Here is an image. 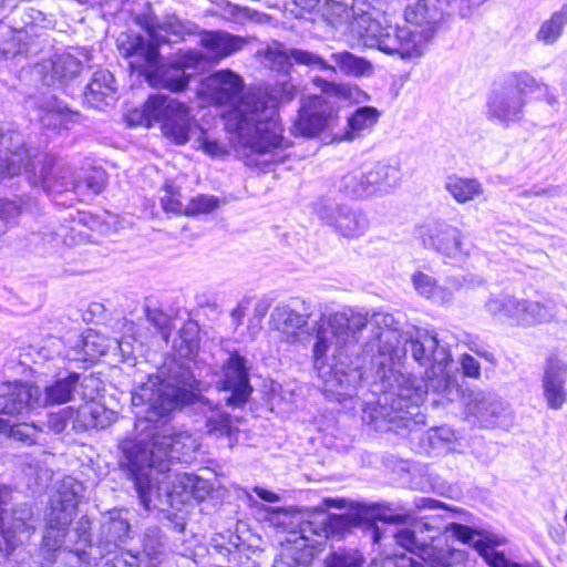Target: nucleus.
<instances>
[{
    "label": "nucleus",
    "mask_w": 567,
    "mask_h": 567,
    "mask_svg": "<svg viewBox=\"0 0 567 567\" xmlns=\"http://www.w3.org/2000/svg\"><path fill=\"white\" fill-rule=\"evenodd\" d=\"M16 14H19L21 25L19 30L40 31L45 28V14L32 7L18 8ZM18 30V28H16Z\"/></svg>",
    "instance_id": "49530a36"
},
{
    "label": "nucleus",
    "mask_w": 567,
    "mask_h": 567,
    "mask_svg": "<svg viewBox=\"0 0 567 567\" xmlns=\"http://www.w3.org/2000/svg\"><path fill=\"white\" fill-rule=\"evenodd\" d=\"M145 315L147 321L159 332L163 340L168 342L171 337V318L163 310L158 308L145 307Z\"/></svg>",
    "instance_id": "de8ad7c7"
},
{
    "label": "nucleus",
    "mask_w": 567,
    "mask_h": 567,
    "mask_svg": "<svg viewBox=\"0 0 567 567\" xmlns=\"http://www.w3.org/2000/svg\"><path fill=\"white\" fill-rule=\"evenodd\" d=\"M150 38L152 45L155 47L153 51H159L158 49L163 45L172 44V41L167 37V34H163L161 30H143Z\"/></svg>",
    "instance_id": "69168bd1"
},
{
    "label": "nucleus",
    "mask_w": 567,
    "mask_h": 567,
    "mask_svg": "<svg viewBox=\"0 0 567 567\" xmlns=\"http://www.w3.org/2000/svg\"><path fill=\"white\" fill-rule=\"evenodd\" d=\"M116 93L117 82L113 73L106 69H100L92 74L81 95L86 106L102 110L116 100Z\"/></svg>",
    "instance_id": "cd10ccee"
},
{
    "label": "nucleus",
    "mask_w": 567,
    "mask_h": 567,
    "mask_svg": "<svg viewBox=\"0 0 567 567\" xmlns=\"http://www.w3.org/2000/svg\"><path fill=\"white\" fill-rule=\"evenodd\" d=\"M131 526L127 520L124 519H112L109 532L112 536L121 542L128 537Z\"/></svg>",
    "instance_id": "e2e57ef3"
},
{
    "label": "nucleus",
    "mask_w": 567,
    "mask_h": 567,
    "mask_svg": "<svg viewBox=\"0 0 567 567\" xmlns=\"http://www.w3.org/2000/svg\"><path fill=\"white\" fill-rule=\"evenodd\" d=\"M290 55L298 64L313 65L322 62V59L319 55L301 49L291 50Z\"/></svg>",
    "instance_id": "680f3d73"
},
{
    "label": "nucleus",
    "mask_w": 567,
    "mask_h": 567,
    "mask_svg": "<svg viewBox=\"0 0 567 567\" xmlns=\"http://www.w3.org/2000/svg\"><path fill=\"white\" fill-rule=\"evenodd\" d=\"M421 530L432 534L427 536L430 542L420 540L415 530L401 528L394 534L395 543L406 551L415 555L422 561L414 558H403L401 567H451L442 556L443 548L440 547V534L443 529L450 537L475 549L488 567H532L511 560L504 551L497 547L506 543V538L484 529H478L461 523H449L441 528L432 526L431 523L420 524Z\"/></svg>",
    "instance_id": "20e7f679"
},
{
    "label": "nucleus",
    "mask_w": 567,
    "mask_h": 567,
    "mask_svg": "<svg viewBox=\"0 0 567 567\" xmlns=\"http://www.w3.org/2000/svg\"><path fill=\"white\" fill-rule=\"evenodd\" d=\"M561 22L550 17L542 25L537 33L539 41L546 44L554 43L561 34Z\"/></svg>",
    "instance_id": "5fc2aeb1"
},
{
    "label": "nucleus",
    "mask_w": 567,
    "mask_h": 567,
    "mask_svg": "<svg viewBox=\"0 0 567 567\" xmlns=\"http://www.w3.org/2000/svg\"><path fill=\"white\" fill-rule=\"evenodd\" d=\"M567 379V363H565L557 355H551L547 359L544 378L543 389L545 398L566 395L564 389L565 380Z\"/></svg>",
    "instance_id": "2f4dec72"
},
{
    "label": "nucleus",
    "mask_w": 567,
    "mask_h": 567,
    "mask_svg": "<svg viewBox=\"0 0 567 567\" xmlns=\"http://www.w3.org/2000/svg\"><path fill=\"white\" fill-rule=\"evenodd\" d=\"M197 141L199 143V148L213 158L228 155L225 144L217 138L209 137L206 133H203Z\"/></svg>",
    "instance_id": "603ef678"
},
{
    "label": "nucleus",
    "mask_w": 567,
    "mask_h": 567,
    "mask_svg": "<svg viewBox=\"0 0 567 567\" xmlns=\"http://www.w3.org/2000/svg\"><path fill=\"white\" fill-rule=\"evenodd\" d=\"M456 440L453 429L446 425L436 426L422 433L419 437L420 450L427 455L440 454L450 450V445Z\"/></svg>",
    "instance_id": "72a5a7b5"
},
{
    "label": "nucleus",
    "mask_w": 567,
    "mask_h": 567,
    "mask_svg": "<svg viewBox=\"0 0 567 567\" xmlns=\"http://www.w3.org/2000/svg\"><path fill=\"white\" fill-rule=\"evenodd\" d=\"M340 190L347 196L360 198L371 194L370 186H365V177L362 166L346 174L340 184Z\"/></svg>",
    "instance_id": "79ce46f5"
},
{
    "label": "nucleus",
    "mask_w": 567,
    "mask_h": 567,
    "mask_svg": "<svg viewBox=\"0 0 567 567\" xmlns=\"http://www.w3.org/2000/svg\"><path fill=\"white\" fill-rule=\"evenodd\" d=\"M445 189L458 203L472 200L482 193V186L475 178L451 176L445 183Z\"/></svg>",
    "instance_id": "58836bf2"
},
{
    "label": "nucleus",
    "mask_w": 567,
    "mask_h": 567,
    "mask_svg": "<svg viewBox=\"0 0 567 567\" xmlns=\"http://www.w3.org/2000/svg\"><path fill=\"white\" fill-rule=\"evenodd\" d=\"M313 313V305L302 298H291L288 303L277 305L270 320L274 328L287 334L289 342H296L300 338V330L306 328Z\"/></svg>",
    "instance_id": "aec40b11"
},
{
    "label": "nucleus",
    "mask_w": 567,
    "mask_h": 567,
    "mask_svg": "<svg viewBox=\"0 0 567 567\" xmlns=\"http://www.w3.org/2000/svg\"><path fill=\"white\" fill-rule=\"evenodd\" d=\"M231 37L227 32L205 31L200 43L212 54L210 56L196 49H179L171 55V59L182 72L204 70L207 65L217 64L233 53L228 41Z\"/></svg>",
    "instance_id": "f3484780"
},
{
    "label": "nucleus",
    "mask_w": 567,
    "mask_h": 567,
    "mask_svg": "<svg viewBox=\"0 0 567 567\" xmlns=\"http://www.w3.org/2000/svg\"><path fill=\"white\" fill-rule=\"evenodd\" d=\"M32 105L39 111L38 121L41 125L51 130H68L79 115L53 94L33 97Z\"/></svg>",
    "instance_id": "bb28decb"
},
{
    "label": "nucleus",
    "mask_w": 567,
    "mask_h": 567,
    "mask_svg": "<svg viewBox=\"0 0 567 567\" xmlns=\"http://www.w3.org/2000/svg\"><path fill=\"white\" fill-rule=\"evenodd\" d=\"M60 235L49 230V229H45V230H38V231H32L28 238L29 243L32 244V245H40L42 244L43 246L45 245H51L53 246V243L58 241Z\"/></svg>",
    "instance_id": "052dcab7"
},
{
    "label": "nucleus",
    "mask_w": 567,
    "mask_h": 567,
    "mask_svg": "<svg viewBox=\"0 0 567 567\" xmlns=\"http://www.w3.org/2000/svg\"><path fill=\"white\" fill-rule=\"evenodd\" d=\"M460 368L463 377L478 379L481 377V363L472 354L464 353L460 358Z\"/></svg>",
    "instance_id": "4d7b16f0"
},
{
    "label": "nucleus",
    "mask_w": 567,
    "mask_h": 567,
    "mask_svg": "<svg viewBox=\"0 0 567 567\" xmlns=\"http://www.w3.org/2000/svg\"><path fill=\"white\" fill-rule=\"evenodd\" d=\"M33 512L28 503H17L0 522V528H7L18 536L19 533L29 532L33 528L31 522Z\"/></svg>",
    "instance_id": "e433bc0d"
},
{
    "label": "nucleus",
    "mask_w": 567,
    "mask_h": 567,
    "mask_svg": "<svg viewBox=\"0 0 567 567\" xmlns=\"http://www.w3.org/2000/svg\"><path fill=\"white\" fill-rule=\"evenodd\" d=\"M165 547V536L158 526H151L145 529L143 536L144 553L151 559H157L163 554Z\"/></svg>",
    "instance_id": "a18cd8bd"
},
{
    "label": "nucleus",
    "mask_w": 567,
    "mask_h": 567,
    "mask_svg": "<svg viewBox=\"0 0 567 567\" xmlns=\"http://www.w3.org/2000/svg\"><path fill=\"white\" fill-rule=\"evenodd\" d=\"M135 22L142 30H161L166 34L176 37L175 42L184 41L186 35H196L199 32V27L196 23L182 20L175 13H166L159 18L150 4L146 12L135 18Z\"/></svg>",
    "instance_id": "a878e982"
},
{
    "label": "nucleus",
    "mask_w": 567,
    "mask_h": 567,
    "mask_svg": "<svg viewBox=\"0 0 567 567\" xmlns=\"http://www.w3.org/2000/svg\"><path fill=\"white\" fill-rule=\"evenodd\" d=\"M148 434H132L118 441V466L133 483L140 504L150 509L153 495L162 504L185 506L192 499L203 501L213 489L212 484L198 475L184 473L172 480V465L182 458L181 435H162L151 440Z\"/></svg>",
    "instance_id": "f03ea898"
},
{
    "label": "nucleus",
    "mask_w": 567,
    "mask_h": 567,
    "mask_svg": "<svg viewBox=\"0 0 567 567\" xmlns=\"http://www.w3.org/2000/svg\"><path fill=\"white\" fill-rule=\"evenodd\" d=\"M313 212L322 224L344 238H359L369 229V219L362 210L330 197L319 198L313 205Z\"/></svg>",
    "instance_id": "2eb2a0df"
},
{
    "label": "nucleus",
    "mask_w": 567,
    "mask_h": 567,
    "mask_svg": "<svg viewBox=\"0 0 567 567\" xmlns=\"http://www.w3.org/2000/svg\"><path fill=\"white\" fill-rule=\"evenodd\" d=\"M12 48L8 49L13 55L25 58L37 56L50 47L49 34L43 31L11 30Z\"/></svg>",
    "instance_id": "c85d7f7f"
},
{
    "label": "nucleus",
    "mask_w": 567,
    "mask_h": 567,
    "mask_svg": "<svg viewBox=\"0 0 567 567\" xmlns=\"http://www.w3.org/2000/svg\"><path fill=\"white\" fill-rule=\"evenodd\" d=\"M220 206L219 197L209 194H198L192 197L185 207L184 216L196 217L203 214H210Z\"/></svg>",
    "instance_id": "c03bdc74"
},
{
    "label": "nucleus",
    "mask_w": 567,
    "mask_h": 567,
    "mask_svg": "<svg viewBox=\"0 0 567 567\" xmlns=\"http://www.w3.org/2000/svg\"><path fill=\"white\" fill-rule=\"evenodd\" d=\"M14 504L13 489L11 486L0 484V522L3 520V517L9 513Z\"/></svg>",
    "instance_id": "bf43d9fd"
},
{
    "label": "nucleus",
    "mask_w": 567,
    "mask_h": 567,
    "mask_svg": "<svg viewBox=\"0 0 567 567\" xmlns=\"http://www.w3.org/2000/svg\"><path fill=\"white\" fill-rule=\"evenodd\" d=\"M248 545L237 534L227 530L215 534L207 544V554L217 567H236L247 555Z\"/></svg>",
    "instance_id": "b1692460"
},
{
    "label": "nucleus",
    "mask_w": 567,
    "mask_h": 567,
    "mask_svg": "<svg viewBox=\"0 0 567 567\" xmlns=\"http://www.w3.org/2000/svg\"><path fill=\"white\" fill-rule=\"evenodd\" d=\"M486 0H417L406 7L405 21L420 28L417 34L421 42H429L441 28L445 19L452 14L470 18L474 10Z\"/></svg>",
    "instance_id": "9b49d317"
},
{
    "label": "nucleus",
    "mask_w": 567,
    "mask_h": 567,
    "mask_svg": "<svg viewBox=\"0 0 567 567\" xmlns=\"http://www.w3.org/2000/svg\"><path fill=\"white\" fill-rule=\"evenodd\" d=\"M380 117L377 107L364 105L357 107L348 117L347 127L343 132V140H354L361 131L373 126Z\"/></svg>",
    "instance_id": "c9c22d12"
},
{
    "label": "nucleus",
    "mask_w": 567,
    "mask_h": 567,
    "mask_svg": "<svg viewBox=\"0 0 567 567\" xmlns=\"http://www.w3.org/2000/svg\"><path fill=\"white\" fill-rule=\"evenodd\" d=\"M107 351L105 339L93 330L81 334L75 347L66 354L70 361L94 363Z\"/></svg>",
    "instance_id": "c756f323"
},
{
    "label": "nucleus",
    "mask_w": 567,
    "mask_h": 567,
    "mask_svg": "<svg viewBox=\"0 0 567 567\" xmlns=\"http://www.w3.org/2000/svg\"><path fill=\"white\" fill-rule=\"evenodd\" d=\"M419 236L425 248L452 260H458L468 254L462 240V231L446 220L436 219L422 225Z\"/></svg>",
    "instance_id": "a211bd4d"
},
{
    "label": "nucleus",
    "mask_w": 567,
    "mask_h": 567,
    "mask_svg": "<svg viewBox=\"0 0 567 567\" xmlns=\"http://www.w3.org/2000/svg\"><path fill=\"white\" fill-rule=\"evenodd\" d=\"M308 533L316 534L313 529V524L311 522H302L299 525V537H296L293 539L287 538L289 543H295L296 547L307 548L311 547L313 548V542L308 536Z\"/></svg>",
    "instance_id": "13d9d810"
},
{
    "label": "nucleus",
    "mask_w": 567,
    "mask_h": 567,
    "mask_svg": "<svg viewBox=\"0 0 567 567\" xmlns=\"http://www.w3.org/2000/svg\"><path fill=\"white\" fill-rule=\"evenodd\" d=\"M79 411L73 406H64L56 412L47 414V420L43 422L32 423V429L39 432H48L53 434H61L65 431L69 423L74 420Z\"/></svg>",
    "instance_id": "4c0bfd02"
},
{
    "label": "nucleus",
    "mask_w": 567,
    "mask_h": 567,
    "mask_svg": "<svg viewBox=\"0 0 567 567\" xmlns=\"http://www.w3.org/2000/svg\"><path fill=\"white\" fill-rule=\"evenodd\" d=\"M83 485L74 478L68 477L51 499V506L45 513V527L42 536L43 549L54 553L62 548L80 499Z\"/></svg>",
    "instance_id": "1a4fd4ad"
},
{
    "label": "nucleus",
    "mask_w": 567,
    "mask_h": 567,
    "mask_svg": "<svg viewBox=\"0 0 567 567\" xmlns=\"http://www.w3.org/2000/svg\"><path fill=\"white\" fill-rule=\"evenodd\" d=\"M364 556L358 549L339 548L332 550L324 559V567H362Z\"/></svg>",
    "instance_id": "37998d69"
},
{
    "label": "nucleus",
    "mask_w": 567,
    "mask_h": 567,
    "mask_svg": "<svg viewBox=\"0 0 567 567\" xmlns=\"http://www.w3.org/2000/svg\"><path fill=\"white\" fill-rule=\"evenodd\" d=\"M21 543L18 536L7 528H0V560L9 558Z\"/></svg>",
    "instance_id": "6e6d98bb"
},
{
    "label": "nucleus",
    "mask_w": 567,
    "mask_h": 567,
    "mask_svg": "<svg viewBox=\"0 0 567 567\" xmlns=\"http://www.w3.org/2000/svg\"><path fill=\"white\" fill-rule=\"evenodd\" d=\"M251 368L249 359L240 350L235 349L228 352L216 383L218 391L229 393L225 398L227 406L239 409L250 400L254 391L250 382Z\"/></svg>",
    "instance_id": "4468645a"
},
{
    "label": "nucleus",
    "mask_w": 567,
    "mask_h": 567,
    "mask_svg": "<svg viewBox=\"0 0 567 567\" xmlns=\"http://www.w3.org/2000/svg\"><path fill=\"white\" fill-rule=\"evenodd\" d=\"M199 331L198 323L193 320L182 326L173 340V350L179 358L193 360L197 355L200 346Z\"/></svg>",
    "instance_id": "473e14b6"
},
{
    "label": "nucleus",
    "mask_w": 567,
    "mask_h": 567,
    "mask_svg": "<svg viewBox=\"0 0 567 567\" xmlns=\"http://www.w3.org/2000/svg\"><path fill=\"white\" fill-rule=\"evenodd\" d=\"M205 92L210 104L224 107L220 117L234 144L250 152L262 150L256 110L271 104L272 100L256 91L245 92L243 76L229 69L213 73Z\"/></svg>",
    "instance_id": "39448f33"
},
{
    "label": "nucleus",
    "mask_w": 567,
    "mask_h": 567,
    "mask_svg": "<svg viewBox=\"0 0 567 567\" xmlns=\"http://www.w3.org/2000/svg\"><path fill=\"white\" fill-rule=\"evenodd\" d=\"M43 69V83L48 86L62 89L66 95H74L73 83L79 79L83 63L69 52L55 54Z\"/></svg>",
    "instance_id": "5701e85b"
},
{
    "label": "nucleus",
    "mask_w": 567,
    "mask_h": 567,
    "mask_svg": "<svg viewBox=\"0 0 567 567\" xmlns=\"http://www.w3.org/2000/svg\"><path fill=\"white\" fill-rule=\"evenodd\" d=\"M412 284L419 295L431 298L437 289L436 280L422 271L412 275Z\"/></svg>",
    "instance_id": "3c124183"
},
{
    "label": "nucleus",
    "mask_w": 567,
    "mask_h": 567,
    "mask_svg": "<svg viewBox=\"0 0 567 567\" xmlns=\"http://www.w3.org/2000/svg\"><path fill=\"white\" fill-rule=\"evenodd\" d=\"M138 72L151 87L173 93L185 92L192 81L189 73L178 70L171 56L166 58L157 50L145 53Z\"/></svg>",
    "instance_id": "dca6fc26"
},
{
    "label": "nucleus",
    "mask_w": 567,
    "mask_h": 567,
    "mask_svg": "<svg viewBox=\"0 0 567 567\" xmlns=\"http://www.w3.org/2000/svg\"><path fill=\"white\" fill-rule=\"evenodd\" d=\"M327 504L343 513H328L321 523V530L326 537H343L354 528L372 532L373 543L382 538V530L378 523L406 524L414 519V509L401 502H365L350 501L342 497L329 498Z\"/></svg>",
    "instance_id": "423d86ee"
},
{
    "label": "nucleus",
    "mask_w": 567,
    "mask_h": 567,
    "mask_svg": "<svg viewBox=\"0 0 567 567\" xmlns=\"http://www.w3.org/2000/svg\"><path fill=\"white\" fill-rule=\"evenodd\" d=\"M128 121L147 128L158 124L162 134L175 145L187 144L199 126L186 103L163 93L150 94L140 109L130 113Z\"/></svg>",
    "instance_id": "6e6552de"
},
{
    "label": "nucleus",
    "mask_w": 567,
    "mask_h": 567,
    "mask_svg": "<svg viewBox=\"0 0 567 567\" xmlns=\"http://www.w3.org/2000/svg\"><path fill=\"white\" fill-rule=\"evenodd\" d=\"M55 157L29 146L22 133L8 131L0 136V183L22 171L32 186L50 187L54 178Z\"/></svg>",
    "instance_id": "0eeeda50"
},
{
    "label": "nucleus",
    "mask_w": 567,
    "mask_h": 567,
    "mask_svg": "<svg viewBox=\"0 0 567 567\" xmlns=\"http://www.w3.org/2000/svg\"><path fill=\"white\" fill-rule=\"evenodd\" d=\"M31 205V197H0V235L20 223Z\"/></svg>",
    "instance_id": "f704fd0d"
},
{
    "label": "nucleus",
    "mask_w": 567,
    "mask_h": 567,
    "mask_svg": "<svg viewBox=\"0 0 567 567\" xmlns=\"http://www.w3.org/2000/svg\"><path fill=\"white\" fill-rule=\"evenodd\" d=\"M135 422L133 434H148L158 439L162 435H181L172 429L177 411L197 405L205 415L207 433L230 436L234 425L228 413L221 412L202 393V381L188 364L172 362L156 381L150 380L132 392ZM181 446L183 444L181 443Z\"/></svg>",
    "instance_id": "7ed1b4c3"
},
{
    "label": "nucleus",
    "mask_w": 567,
    "mask_h": 567,
    "mask_svg": "<svg viewBox=\"0 0 567 567\" xmlns=\"http://www.w3.org/2000/svg\"><path fill=\"white\" fill-rule=\"evenodd\" d=\"M338 66L347 74L354 76H364L372 72V64L369 60L358 56L349 51L333 54Z\"/></svg>",
    "instance_id": "a19ab883"
},
{
    "label": "nucleus",
    "mask_w": 567,
    "mask_h": 567,
    "mask_svg": "<svg viewBox=\"0 0 567 567\" xmlns=\"http://www.w3.org/2000/svg\"><path fill=\"white\" fill-rule=\"evenodd\" d=\"M369 326L365 315L352 309L321 313L306 330L312 340V360L319 388L331 402L343 403L357 394L369 363L379 379L381 393L365 402L362 421L375 432L399 435L425 424L421 411L429 390L439 398L435 404L462 400L470 422L482 429H508L514 422L511 405L494 391L465 393L452 373L450 348L435 333L417 332L401 341L395 330L378 328L375 339L360 343Z\"/></svg>",
    "instance_id": "f257e3e1"
},
{
    "label": "nucleus",
    "mask_w": 567,
    "mask_h": 567,
    "mask_svg": "<svg viewBox=\"0 0 567 567\" xmlns=\"http://www.w3.org/2000/svg\"><path fill=\"white\" fill-rule=\"evenodd\" d=\"M38 385L23 381H8L0 384V414L19 415L38 409L35 396Z\"/></svg>",
    "instance_id": "393cba45"
},
{
    "label": "nucleus",
    "mask_w": 567,
    "mask_h": 567,
    "mask_svg": "<svg viewBox=\"0 0 567 567\" xmlns=\"http://www.w3.org/2000/svg\"><path fill=\"white\" fill-rule=\"evenodd\" d=\"M365 177V186H370L371 194L378 186L395 187L401 181V171L399 164L389 162H375L362 165Z\"/></svg>",
    "instance_id": "7c9ffc66"
},
{
    "label": "nucleus",
    "mask_w": 567,
    "mask_h": 567,
    "mask_svg": "<svg viewBox=\"0 0 567 567\" xmlns=\"http://www.w3.org/2000/svg\"><path fill=\"white\" fill-rule=\"evenodd\" d=\"M107 183V174L103 168H94L81 178V181L78 183L76 187H85L87 190H90L93 195L101 194Z\"/></svg>",
    "instance_id": "09e8293b"
},
{
    "label": "nucleus",
    "mask_w": 567,
    "mask_h": 567,
    "mask_svg": "<svg viewBox=\"0 0 567 567\" xmlns=\"http://www.w3.org/2000/svg\"><path fill=\"white\" fill-rule=\"evenodd\" d=\"M529 89L532 75L527 71L507 75L487 97V117L505 126L520 121Z\"/></svg>",
    "instance_id": "f8f14e48"
},
{
    "label": "nucleus",
    "mask_w": 567,
    "mask_h": 567,
    "mask_svg": "<svg viewBox=\"0 0 567 567\" xmlns=\"http://www.w3.org/2000/svg\"><path fill=\"white\" fill-rule=\"evenodd\" d=\"M315 83L320 87L321 92L329 96L340 99H349L351 96V89L348 85L328 81L322 78H316Z\"/></svg>",
    "instance_id": "864d4df0"
},
{
    "label": "nucleus",
    "mask_w": 567,
    "mask_h": 567,
    "mask_svg": "<svg viewBox=\"0 0 567 567\" xmlns=\"http://www.w3.org/2000/svg\"><path fill=\"white\" fill-rule=\"evenodd\" d=\"M299 565V558H297L290 551L280 553L275 557L272 563V567H298Z\"/></svg>",
    "instance_id": "0e129e2a"
},
{
    "label": "nucleus",
    "mask_w": 567,
    "mask_h": 567,
    "mask_svg": "<svg viewBox=\"0 0 567 567\" xmlns=\"http://www.w3.org/2000/svg\"><path fill=\"white\" fill-rule=\"evenodd\" d=\"M485 312L494 320L515 326H529L530 302L507 293H491L484 303Z\"/></svg>",
    "instance_id": "4be33fe9"
},
{
    "label": "nucleus",
    "mask_w": 567,
    "mask_h": 567,
    "mask_svg": "<svg viewBox=\"0 0 567 567\" xmlns=\"http://www.w3.org/2000/svg\"><path fill=\"white\" fill-rule=\"evenodd\" d=\"M165 195L161 198V207L165 213H173L175 215H183L185 207L179 199L181 190L173 184L166 183L164 185Z\"/></svg>",
    "instance_id": "8fccbe9b"
},
{
    "label": "nucleus",
    "mask_w": 567,
    "mask_h": 567,
    "mask_svg": "<svg viewBox=\"0 0 567 567\" xmlns=\"http://www.w3.org/2000/svg\"><path fill=\"white\" fill-rule=\"evenodd\" d=\"M89 414L91 416V421L87 424V426L95 427V429H104L107 425V422L104 417V411L100 409H93L91 408L89 411Z\"/></svg>",
    "instance_id": "338daca9"
},
{
    "label": "nucleus",
    "mask_w": 567,
    "mask_h": 567,
    "mask_svg": "<svg viewBox=\"0 0 567 567\" xmlns=\"http://www.w3.org/2000/svg\"><path fill=\"white\" fill-rule=\"evenodd\" d=\"M256 94L267 95L272 101L271 104L256 110L257 122L262 136L260 143L262 150L251 151L254 154L264 155L276 150H284L291 146V143L282 135V128L275 122L277 109L280 104L291 102L297 90L292 85H282L278 89H265L256 91Z\"/></svg>",
    "instance_id": "ddd939ff"
},
{
    "label": "nucleus",
    "mask_w": 567,
    "mask_h": 567,
    "mask_svg": "<svg viewBox=\"0 0 567 567\" xmlns=\"http://www.w3.org/2000/svg\"><path fill=\"white\" fill-rule=\"evenodd\" d=\"M414 504L417 509H437L445 506L443 502L432 497H420Z\"/></svg>",
    "instance_id": "774afa93"
},
{
    "label": "nucleus",
    "mask_w": 567,
    "mask_h": 567,
    "mask_svg": "<svg viewBox=\"0 0 567 567\" xmlns=\"http://www.w3.org/2000/svg\"><path fill=\"white\" fill-rule=\"evenodd\" d=\"M154 501V506L157 507L162 514L164 526L178 534H184L187 525V512L183 508L184 506H169L168 504H162L155 493L153 495V502Z\"/></svg>",
    "instance_id": "ea45409f"
},
{
    "label": "nucleus",
    "mask_w": 567,
    "mask_h": 567,
    "mask_svg": "<svg viewBox=\"0 0 567 567\" xmlns=\"http://www.w3.org/2000/svg\"><path fill=\"white\" fill-rule=\"evenodd\" d=\"M365 25L359 32L367 47L375 48L389 55H398L402 60H411L421 56L423 43L417 30L398 24L383 25L380 21L370 17H362Z\"/></svg>",
    "instance_id": "9d476101"
},
{
    "label": "nucleus",
    "mask_w": 567,
    "mask_h": 567,
    "mask_svg": "<svg viewBox=\"0 0 567 567\" xmlns=\"http://www.w3.org/2000/svg\"><path fill=\"white\" fill-rule=\"evenodd\" d=\"M86 380L87 377L83 373L69 369L60 370L43 389L38 385L37 406L61 405L73 401Z\"/></svg>",
    "instance_id": "412c9836"
},
{
    "label": "nucleus",
    "mask_w": 567,
    "mask_h": 567,
    "mask_svg": "<svg viewBox=\"0 0 567 567\" xmlns=\"http://www.w3.org/2000/svg\"><path fill=\"white\" fill-rule=\"evenodd\" d=\"M334 115V107L322 96H309L301 102L291 133L296 137H315L329 127Z\"/></svg>",
    "instance_id": "6ab92c4d"
}]
</instances>
